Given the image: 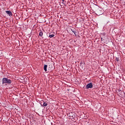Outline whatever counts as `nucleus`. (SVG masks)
Listing matches in <instances>:
<instances>
[{
  "label": "nucleus",
  "mask_w": 125,
  "mask_h": 125,
  "mask_svg": "<svg viewBox=\"0 0 125 125\" xmlns=\"http://www.w3.org/2000/svg\"><path fill=\"white\" fill-rule=\"evenodd\" d=\"M2 84L7 83L8 84H10L11 83V80L8 78H4L2 79Z\"/></svg>",
  "instance_id": "obj_1"
},
{
  "label": "nucleus",
  "mask_w": 125,
  "mask_h": 125,
  "mask_svg": "<svg viewBox=\"0 0 125 125\" xmlns=\"http://www.w3.org/2000/svg\"><path fill=\"white\" fill-rule=\"evenodd\" d=\"M93 86V85H92V83H90L86 85V88L87 89L92 88Z\"/></svg>",
  "instance_id": "obj_2"
},
{
  "label": "nucleus",
  "mask_w": 125,
  "mask_h": 125,
  "mask_svg": "<svg viewBox=\"0 0 125 125\" xmlns=\"http://www.w3.org/2000/svg\"><path fill=\"white\" fill-rule=\"evenodd\" d=\"M6 13L8 14L9 16L11 17L12 16V13L10 11H6Z\"/></svg>",
  "instance_id": "obj_3"
},
{
  "label": "nucleus",
  "mask_w": 125,
  "mask_h": 125,
  "mask_svg": "<svg viewBox=\"0 0 125 125\" xmlns=\"http://www.w3.org/2000/svg\"><path fill=\"white\" fill-rule=\"evenodd\" d=\"M41 105L42 106H43V107L45 106H47V104H46V103L44 102H42L41 103Z\"/></svg>",
  "instance_id": "obj_4"
},
{
  "label": "nucleus",
  "mask_w": 125,
  "mask_h": 125,
  "mask_svg": "<svg viewBox=\"0 0 125 125\" xmlns=\"http://www.w3.org/2000/svg\"><path fill=\"white\" fill-rule=\"evenodd\" d=\"M84 65V62H81V63H80V67H81V68H83V66H84V65Z\"/></svg>",
  "instance_id": "obj_5"
},
{
  "label": "nucleus",
  "mask_w": 125,
  "mask_h": 125,
  "mask_svg": "<svg viewBox=\"0 0 125 125\" xmlns=\"http://www.w3.org/2000/svg\"><path fill=\"white\" fill-rule=\"evenodd\" d=\"M46 68H47V65L45 64L44 65V71H45V72H46V71H47Z\"/></svg>",
  "instance_id": "obj_6"
},
{
  "label": "nucleus",
  "mask_w": 125,
  "mask_h": 125,
  "mask_svg": "<svg viewBox=\"0 0 125 125\" xmlns=\"http://www.w3.org/2000/svg\"><path fill=\"white\" fill-rule=\"evenodd\" d=\"M43 35V33L42 31H41V32L39 33V36H40V37H42Z\"/></svg>",
  "instance_id": "obj_7"
},
{
  "label": "nucleus",
  "mask_w": 125,
  "mask_h": 125,
  "mask_svg": "<svg viewBox=\"0 0 125 125\" xmlns=\"http://www.w3.org/2000/svg\"><path fill=\"white\" fill-rule=\"evenodd\" d=\"M49 38H53V37H54V34H50L49 35Z\"/></svg>",
  "instance_id": "obj_8"
},
{
  "label": "nucleus",
  "mask_w": 125,
  "mask_h": 125,
  "mask_svg": "<svg viewBox=\"0 0 125 125\" xmlns=\"http://www.w3.org/2000/svg\"><path fill=\"white\" fill-rule=\"evenodd\" d=\"M116 61H117V62L119 61V58H116Z\"/></svg>",
  "instance_id": "obj_9"
},
{
  "label": "nucleus",
  "mask_w": 125,
  "mask_h": 125,
  "mask_svg": "<svg viewBox=\"0 0 125 125\" xmlns=\"http://www.w3.org/2000/svg\"><path fill=\"white\" fill-rule=\"evenodd\" d=\"M101 40H102V41H103V40H103L102 38H101Z\"/></svg>",
  "instance_id": "obj_10"
},
{
  "label": "nucleus",
  "mask_w": 125,
  "mask_h": 125,
  "mask_svg": "<svg viewBox=\"0 0 125 125\" xmlns=\"http://www.w3.org/2000/svg\"><path fill=\"white\" fill-rule=\"evenodd\" d=\"M62 1H64V0H62Z\"/></svg>",
  "instance_id": "obj_11"
}]
</instances>
